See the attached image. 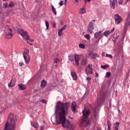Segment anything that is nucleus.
<instances>
[{
	"instance_id": "f257e3e1",
	"label": "nucleus",
	"mask_w": 130,
	"mask_h": 130,
	"mask_svg": "<svg viewBox=\"0 0 130 130\" xmlns=\"http://www.w3.org/2000/svg\"><path fill=\"white\" fill-rule=\"evenodd\" d=\"M69 108L70 106L68 103H62L60 101L57 102L55 111V118L56 124H61L63 127L73 130V124L66 117L69 113Z\"/></svg>"
},
{
	"instance_id": "f03ea898",
	"label": "nucleus",
	"mask_w": 130,
	"mask_h": 130,
	"mask_svg": "<svg viewBox=\"0 0 130 130\" xmlns=\"http://www.w3.org/2000/svg\"><path fill=\"white\" fill-rule=\"evenodd\" d=\"M16 129V118L13 114L10 113L5 124L4 130H15Z\"/></svg>"
},
{
	"instance_id": "7ed1b4c3",
	"label": "nucleus",
	"mask_w": 130,
	"mask_h": 130,
	"mask_svg": "<svg viewBox=\"0 0 130 130\" xmlns=\"http://www.w3.org/2000/svg\"><path fill=\"white\" fill-rule=\"evenodd\" d=\"M83 117L81 120V122L80 123L81 126L82 127H86V126H88L89 124H90V121L88 119V116L90 114V112L88 110H84L82 111Z\"/></svg>"
},
{
	"instance_id": "20e7f679",
	"label": "nucleus",
	"mask_w": 130,
	"mask_h": 130,
	"mask_svg": "<svg viewBox=\"0 0 130 130\" xmlns=\"http://www.w3.org/2000/svg\"><path fill=\"white\" fill-rule=\"evenodd\" d=\"M18 34H19L22 37L23 39L25 40L26 42L29 44V45H33V42H34V41L33 40L30 39L29 36L26 31H24L22 29H18Z\"/></svg>"
},
{
	"instance_id": "39448f33",
	"label": "nucleus",
	"mask_w": 130,
	"mask_h": 130,
	"mask_svg": "<svg viewBox=\"0 0 130 130\" xmlns=\"http://www.w3.org/2000/svg\"><path fill=\"white\" fill-rule=\"evenodd\" d=\"M69 60L73 63V64H76L77 67L79 66V62H80V56L77 54L74 55H70L68 56Z\"/></svg>"
},
{
	"instance_id": "423d86ee",
	"label": "nucleus",
	"mask_w": 130,
	"mask_h": 130,
	"mask_svg": "<svg viewBox=\"0 0 130 130\" xmlns=\"http://www.w3.org/2000/svg\"><path fill=\"white\" fill-rule=\"evenodd\" d=\"M4 32L5 34V38H7V39H10V38L13 37V34H12V29L8 28V26L5 27Z\"/></svg>"
},
{
	"instance_id": "0eeeda50",
	"label": "nucleus",
	"mask_w": 130,
	"mask_h": 130,
	"mask_svg": "<svg viewBox=\"0 0 130 130\" xmlns=\"http://www.w3.org/2000/svg\"><path fill=\"white\" fill-rule=\"evenodd\" d=\"M102 33V31H97L94 33V37L95 39H98V40L95 42V44H98L99 41L103 37V35L101 34Z\"/></svg>"
},
{
	"instance_id": "6e6552de",
	"label": "nucleus",
	"mask_w": 130,
	"mask_h": 130,
	"mask_svg": "<svg viewBox=\"0 0 130 130\" xmlns=\"http://www.w3.org/2000/svg\"><path fill=\"white\" fill-rule=\"evenodd\" d=\"M28 54L29 50H26L22 53L24 59L25 61V63H29L30 61V56L28 55Z\"/></svg>"
},
{
	"instance_id": "1a4fd4ad",
	"label": "nucleus",
	"mask_w": 130,
	"mask_h": 130,
	"mask_svg": "<svg viewBox=\"0 0 130 130\" xmlns=\"http://www.w3.org/2000/svg\"><path fill=\"white\" fill-rule=\"evenodd\" d=\"M114 19L115 20V23L116 25L120 24L121 22L122 21V18H121V17L118 14H115L114 17Z\"/></svg>"
},
{
	"instance_id": "9d476101",
	"label": "nucleus",
	"mask_w": 130,
	"mask_h": 130,
	"mask_svg": "<svg viewBox=\"0 0 130 130\" xmlns=\"http://www.w3.org/2000/svg\"><path fill=\"white\" fill-rule=\"evenodd\" d=\"M93 30H94V23L90 22L87 27V31L89 34H92L93 33Z\"/></svg>"
},
{
	"instance_id": "9b49d317",
	"label": "nucleus",
	"mask_w": 130,
	"mask_h": 130,
	"mask_svg": "<svg viewBox=\"0 0 130 130\" xmlns=\"http://www.w3.org/2000/svg\"><path fill=\"white\" fill-rule=\"evenodd\" d=\"M110 6L113 10L115 9V5L117 4V0H109Z\"/></svg>"
},
{
	"instance_id": "f8f14e48",
	"label": "nucleus",
	"mask_w": 130,
	"mask_h": 130,
	"mask_svg": "<svg viewBox=\"0 0 130 130\" xmlns=\"http://www.w3.org/2000/svg\"><path fill=\"white\" fill-rule=\"evenodd\" d=\"M15 84L16 81H15V78H14V77H12L10 81V83L8 84V87L9 88H13V87L15 86Z\"/></svg>"
},
{
	"instance_id": "ddd939ff",
	"label": "nucleus",
	"mask_w": 130,
	"mask_h": 130,
	"mask_svg": "<svg viewBox=\"0 0 130 130\" xmlns=\"http://www.w3.org/2000/svg\"><path fill=\"white\" fill-rule=\"evenodd\" d=\"M89 55L91 57V58H92V59H95L96 57H99V55H98V54L97 53H94L92 52H89Z\"/></svg>"
},
{
	"instance_id": "4468645a",
	"label": "nucleus",
	"mask_w": 130,
	"mask_h": 130,
	"mask_svg": "<svg viewBox=\"0 0 130 130\" xmlns=\"http://www.w3.org/2000/svg\"><path fill=\"white\" fill-rule=\"evenodd\" d=\"M80 61L82 66H85V64H87V58L83 56L81 59Z\"/></svg>"
},
{
	"instance_id": "2eb2a0df",
	"label": "nucleus",
	"mask_w": 130,
	"mask_h": 130,
	"mask_svg": "<svg viewBox=\"0 0 130 130\" xmlns=\"http://www.w3.org/2000/svg\"><path fill=\"white\" fill-rule=\"evenodd\" d=\"M76 108H77V104L75 102L72 103L71 109L74 113L76 111Z\"/></svg>"
},
{
	"instance_id": "dca6fc26",
	"label": "nucleus",
	"mask_w": 130,
	"mask_h": 130,
	"mask_svg": "<svg viewBox=\"0 0 130 130\" xmlns=\"http://www.w3.org/2000/svg\"><path fill=\"white\" fill-rule=\"evenodd\" d=\"M71 74L74 81H77V80H78V76L77 75V73H76V72H72L71 73Z\"/></svg>"
},
{
	"instance_id": "f3484780",
	"label": "nucleus",
	"mask_w": 130,
	"mask_h": 130,
	"mask_svg": "<svg viewBox=\"0 0 130 130\" xmlns=\"http://www.w3.org/2000/svg\"><path fill=\"white\" fill-rule=\"evenodd\" d=\"M85 72L86 73V75H91V74H93V69H92V68H86Z\"/></svg>"
},
{
	"instance_id": "a211bd4d",
	"label": "nucleus",
	"mask_w": 130,
	"mask_h": 130,
	"mask_svg": "<svg viewBox=\"0 0 130 130\" xmlns=\"http://www.w3.org/2000/svg\"><path fill=\"white\" fill-rule=\"evenodd\" d=\"M79 14L81 15H84V14H86V8L82 7L79 9Z\"/></svg>"
},
{
	"instance_id": "6ab92c4d",
	"label": "nucleus",
	"mask_w": 130,
	"mask_h": 130,
	"mask_svg": "<svg viewBox=\"0 0 130 130\" xmlns=\"http://www.w3.org/2000/svg\"><path fill=\"white\" fill-rule=\"evenodd\" d=\"M46 85H47V82L45 80H43L41 82V88H44Z\"/></svg>"
},
{
	"instance_id": "aec40b11",
	"label": "nucleus",
	"mask_w": 130,
	"mask_h": 130,
	"mask_svg": "<svg viewBox=\"0 0 130 130\" xmlns=\"http://www.w3.org/2000/svg\"><path fill=\"white\" fill-rule=\"evenodd\" d=\"M18 89L23 90L26 89V87L23 84H18Z\"/></svg>"
},
{
	"instance_id": "412c9836",
	"label": "nucleus",
	"mask_w": 130,
	"mask_h": 130,
	"mask_svg": "<svg viewBox=\"0 0 130 130\" xmlns=\"http://www.w3.org/2000/svg\"><path fill=\"white\" fill-rule=\"evenodd\" d=\"M31 125L35 128H38V123L36 122H31Z\"/></svg>"
},
{
	"instance_id": "4be33fe9",
	"label": "nucleus",
	"mask_w": 130,
	"mask_h": 130,
	"mask_svg": "<svg viewBox=\"0 0 130 130\" xmlns=\"http://www.w3.org/2000/svg\"><path fill=\"white\" fill-rule=\"evenodd\" d=\"M118 126H119V122H116V123L114 124V130H118Z\"/></svg>"
},
{
	"instance_id": "5701e85b",
	"label": "nucleus",
	"mask_w": 130,
	"mask_h": 130,
	"mask_svg": "<svg viewBox=\"0 0 130 130\" xmlns=\"http://www.w3.org/2000/svg\"><path fill=\"white\" fill-rule=\"evenodd\" d=\"M101 68L102 69H103V70H106V69H108V68H109V64H106L104 66L101 65Z\"/></svg>"
},
{
	"instance_id": "b1692460",
	"label": "nucleus",
	"mask_w": 130,
	"mask_h": 130,
	"mask_svg": "<svg viewBox=\"0 0 130 130\" xmlns=\"http://www.w3.org/2000/svg\"><path fill=\"white\" fill-rule=\"evenodd\" d=\"M110 34V30H106L104 32V36H105L106 37H107V36H108V35H109Z\"/></svg>"
},
{
	"instance_id": "393cba45",
	"label": "nucleus",
	"mask_w": 130,
	"mask_h": 130,
	"mask_svg": "<svg viewBox=\"0 0 130 130\" xmlns=\"http://www.w3.org/2000/svg\"><path fill=\"white\" fill-rule=\"evenodd\" d=\"M107 124L108 125V130H110V126L111 125V123H110V121L109 120H108L107 121Z\"/></svg>"
},
{
	"instance_id": "a878e982",
	"label": "nucleus",
	"mask_w": 130,
	"mask_h": 130,
	"mask_svg": "<svg viewBox=\"0 0 130 130\" xmlns=\"http://www.w3.org/2000/svg\"><path fill=\"white\" fill-rule=\"evenodd\" d=\"M52 8V12L54 15H56V11H55V9L54 8V7H53V5H51Z\"/></svg>"
},
{
	"instance_id": "bb28decb",
	"label": "nucleus",
	"mask_w": 130,
	"mask_h": 130,
	"mask_svg": "<svg viewBox=\"0 0 130 130\" xmlns=\"http://www.w3.org/2000/svg\"><path fill=\"white\" fill-rule=\"evenodd\" d=\"M45 23L46 24V29L47 30H48V27H49V23L48 21H47V20H45Z\"/></svg>"
},
{
	"instance_id": "cd10ccee",
	"label": "nucleus",
	"mask_w": 130,
	"mask_h": 130,
	"mask_svg": "<svg viewBox=\"0 0 130 130\" xmlns=\"http://www.w3.org/2000/svg\"><path fill=\"white\" fill-rule=\"evenodd\" d=\"M93 115H94V119L96 118V117H97V112H96V109H94Z\"/></svg>"
},
{
	"instance_id": "c85d7f7f",
	"label": "nucleus",
	"mask_w": 130,
	"mask_h": 130,
	"mask_svg": "<svg viewBox=\"0 0 130 130\" xmlns=\"http://www.w3.org/2000/svg\"><path fill=\"white\" fill-rule=\"evenodd\" d=\"M84 37L85 38H86V39H87V40H90V36L89 35V34H86L84 35Z\"/></svg>"
},
{
	"instance_id": "c756f323",
	"label": "nucleus",
	"mask_w": 130,
	"mask_h": 130,
	"mask_svg": "<svg viewBox=\"0 0 130 130\" xmlns=\"http://www.w3.org/2000/svg\"><path fill=\"white\" fill-rule=\"evenodd\" d=\"M58 35L59 36H61L62 35V30H61V29H59V31L58 32Z\"/></svg>"
},
{
	"instance_id": "7c9ffc66",
	"label": "nucleus",
	"mask_w": 130,
	"mask_h": 130,
	"mask_svg": "<svg viewBox=\"0 0 130 130\" xmlns=\"http://www.w3.org/2000/svg\"><path fill=\"white\" fill-rule=\"evenodd\" d=\"M79 46L80 48H82V49H84L85 48V45L84 44H80Z\"/></svg>"
},
{
	"instance_id": "2f4dec72",
	"label": "nucleus",
	"mask_w": 130,
	"mask_h": 130,
	"mask_svg": "<svg viewBox=\"0 0 130 130\" xmlns=\"http://www.w3.org/2000/svg\"><path fill=\"white\" fill-rule=\"evenodd\" d=\"M111 74L110 73V72H108L106 73V78H108L109 77H110Z\"/></svg>"
},
{
	"instance_id": "473e14b6",
	"label": "nucleus",
	"mask_w": 130,
	"mask_h": 130,
	"mask_svg": "<svg viewBox=\"0 0 130 130\" xmlns=\"http://www.w3.org/2000/svg\"><path fill=\"white\" fill-rule=\"evenodd\" d=\"M3 8L4 9H7V8H9V6H8V4L7 3H4L3 4Z\"/></svg>"
},
{
	"instance_id": "72a5a7b5",
	"label": "nucleus",
	"mask_w": 130,
	"mask_h": 130,
	"mask_svg": "<svg viewBox=\"0 0 130 130\" xmlns=\"http://www.w3.org/2000/svg\"><path fill=\"white\" fill-rule=\"evenodd\" d=\"M106 57H109L110 58H112V55L109 54H106Z\"/></svg>"
},
{
	"instance_id": "f704fd0d",
	"label": "nucleus",
	"mask_w": 130,
	"mask_h": 130,
	"mask_svg": "<svg viewBox=\"0 0 130 130\" xmlns=\"http://www.w3.org/2000/svg\"><path fill=\"white\" fill-rule=\"evenodd\" d=\"M67 28V25H64L61 29V31H63V30H66V28Z\"/></svg>"
},
{
	"instance_id": "c9c22d12",
	"label": "nucleus",
	"mask_w": 130,
	"mask_h": 130,
	"mask_svg": "<svg viewBox=\"0 0 130 130\" xmlns=\"http://www.w3.org/2000/svg\"><path fill=\"white\" fill-rule=\"evenodd\" d=\"M41 102H42V103H44L45 104H46L47 103V101H46V100H41Z\"/></svg>"
},
{
	"instance_id": "e433bc0d",
	"label": "nucleus",
	"mask_w": 130,
	"mask_h": 130,
	"mask_svg": "<svg viewBox=\"0 0 130 130\" xmlns=\"http://www.w3.org/2000/svg\"><path fill=\"white\" fill-rule=\"evenodd\" d=\"M63 1H61L59 3V6H60V7H61V6H63Z\"/></svg>"
},
{
	"instance_id": "4c0bfd02",
	"label": "nucleus",
	"mask_w": 130,
	"mask_h": 130,
	"mask_svg": "<svg viewBox=\"0 0 130 130\" xmlns=\"http://www.w3.org/2000/svg\"><path fill=\"white\" fill-rule=\"evenodd\" d=\"M14 6V3L11 2L9 5V8H12Z\"/></svg>"
},
{
	"instance_id": "58836bf2",
	"label": "nucleus",
	"mask_w": 130,
	"mask_h": 130,
	"mask_svg": "<svg viewBox=\"0 0 130 130\" xmlns=\"http://www.w3.org/2000/svg\"><path fill=\"white\" fill-rule=\"evenodd\" d=\"M55 63H57L58 62V58H56L54 59Z\"/></svg>"
},
{
	"instance_id": "ea45409f",
	"label": "nucleus",
	"mask_w": 130,
	"mask_h": 130,
	"mask_svg": "<svg viewBox=\"0 0 130 130\" xmlns=\"http://www.w3.org/2000/svg\"><path fill=\"white\" fill-rule=\"evenodd\" d=\"M123 2V0H120L118 1L119 5H122V3Z\"/></svg>"
},
{
	"instance_id": "a19ab883",
	"label": "nucleus",
	"mask_w": 130,
	"mask_h": 130,
	"mask_svg": "<svg viewBox=\"0 0 130 130\" xmlns=\"http://www.w3.org/2000/svg\"><path fill=\"white\" fill-rule=\"evenodd\" d=\"M92 69V65H91V64H89L88 65L87 67L86 68V69Z\"/></svg>"
},
{
	"instance_id": "79ce46f5",
	"label": "nucleus",
	"mask_w": 130,
	"mask_h": 130,
	"mask_svg": "<svg viewBox=\"0 0 130 130\" xmlns=\"http://www.w3.org/2000/svg\"><path fill=\"white\" fill-rule=\"evenodd\" d=\"M74 4H78L79 3V0H73Z\"/></svg>"
},
{
	"instance_id": "37998d69",
	"label": "nucleus",
	"mask_w": 130,
	"mask_h": 130,
	"mask_svg": "<svg viewBox=\"0 0 130 130\" xmlns=\"http://www.w3.org/2000/svg\"><path fill=\"white\" fill-rule=\"evenodd\" d=\"M24 65H25V64H24V62H19V66L20 67H22V66H24Z\"/></svg>"
},
{
	"instance_id": "c03bdc74",
	"label": "nucleus",
	"mask_w": 130,
	"mask_h": 130,
	"mask_svg": "<svg viewBox=\"0 0 130 130\" xmlns=\"http://www.w3.org/2000/svg\"><path fill=\"white\" fill-rule=\"evenodd\" d=\"M118 37L119 36H117L116 37H115L114 36H113V38H114V39H118Z\"/></svg>"
},
{
	"instance_id": "a18cd8bd",
	"label": "nucleus",
	"mask_w": 130,
	"mask_h": 130,
	"mask_svg": "<svg viewBox=\"0 0 130 130\" xmlns=\"http://www.w3.org/2000/svg\"><path fill=\"white\" fill-rule=\"evenodd\" d=\"M102 56H105V52H103L102 53Z\"/></svg>"
},
{
	"instance_id": "49530a36",
	"label": "nucleus",
	"mask_w": 130,
	"mask_h": 130,
	"mask_svg": "<svg viewBox=\"0 0 130 130\" xmlns=\"http://www.w3.org/2000/svg\"><path fill=\"white\" fill-rule=\"evenodd\" d=\"M86 80H87V81H91V78H90V77H87V78H86Z\"/></svg>"
},
{
	"instance_id": "de8ad7c7",
	"label": "nucleus",
	"mask_w": 130,
	"mask_h": 130,
	"mask_svg": "<svg viewBox=\"0 0 130 130\" xmlns=\"http://www.w3.org/2000/svg\"><path fill=\"white\" fill-rule=\"evenodd\" d=\"M40 130H44L43 126H40Z\"/></svg>"
},
{
	"instance_id": "09e8293b",
	"label": "nucleus",
	"mask_w": 130,
	"mask_h": 130,
	"mask_svg": "<svg viewBox=\"0 0 130 130\" xmlns=\"http://www.w3.org/2000/svg\"><path fill=\"white\" fill-rule=\"evenodd\" d=\"M96 129L97 130H102V129H101V128L99 127H96Z\"/></svg>"
},
{
	"instance_id": "8fccbe9b",
	"label": "nucleus",
	"mask_w": 130,
	"mask_h": 130,
	"mask_svg": "<svg viewBox=\"0 0 130 130\" xmlns=\"http://www.w3.org/2000/svg\"><path fill=\"white\" fill-rule=\"evenodd\" d=\"M114 31V28H113L112 29H111L110 33H112Z\"/></svg>"
},
{
	"instance_id": "3c124183",
	"label": "nucleus",
	"mask_w": 130,
	"mask_h": 130,
	"mask_svg": "<svg viewBox=\"0 0 130 130\" xmlns=\"http://www.w3.org/2000/svg\"><path fill=\"white\" fill-rule=\"evenodd\" d=\"M95 76H96V77L98 78V77L99 76L98 73H97V72L95 73Z\"/></svg>"
},
{
	"instance_id": "603ef678",
	"label": "nucleus",
	"mask_w": 130,
	"mask_h": 130,
	"mask_svg": "<svg viewBox=\"0 0 130 130\" xmlns=\"http://www.w3.org/2000/svg\"><path fill=\"white\" fill-rule=\"evenodd\" d=\"M129 2V1L126 0L125 2V5H126L127 4V2Z\"/></svg>"
},
{
	"instance_id": "864d4df0",
	"label": "nucleus",
	"mask_w": 130,
	"mask_h": 130,
	"mask_svg": "<svg viewBox=\"0 0 130 130\" xmlns=\"http://www.w3.org/2000/svg\"><path fill=\"white\" fill-rule=\"evenodd\" d=\"M91 0H84V2H90Z\"/></svg>"
},
{
	"instance_id": "5fc2aeb1",
	"label": "nucleus",
	"mask_w": 130,
	"mask_h": 130,
	"mask_svg": "<svg viewBox=\"0 0 130 130\" xmlns=\"http://www.w3.org/2000/svg\"><path fill=\"white\" fill-rule=\"evenodd\" d=\"M92 22H95V20H92Z\"/></svg>"
},
{
	"instance_id": "6e6d98bb",
	"label": "nucleus",
	"mask_w": 130,
	"mask_h": 130,
	"mask_svg": "<svg viewBox=\"0 0 130 130\" xmlns=\"http://www.w3.org/2000/svg\"><path fill=\"white\" fill-rule=\"evenodd\" d=\"M4 1V2H6V1H7V0H3Z\"/></svg>"
},
{
	"instance_id": "4d7b16f0",
	"label": "nucleus",
	"mask_w": 130,
	"mask_h": 130,
	"mask_svg": "<svg viewBox=\"0 0 130 130\" xmlns=\"http://www.w3.org/2000/svg\"><path fill=\"white\" fill-rule=\"evenodd\" d=\"M54 27L55 28V25H54Z\"/></svg>"
},
{
	"instance_id": "13d9d810",
	"label": "nucleus",
	"mask_w": 130,
	"mask_h": 130,
	"mask_svg": "<svg viewBox=\"0 0 130 130\" xmlns=\"http://www.w3.org/2000/svg\"><path fill=\"white\" fill-rule=\"evenodd\" d=\"M127 1H128L129 2H130V0H127Z\"/></svg>"
},
{
	"instance_id": "bf43d9fd",
	"label": "nucleus",
	"mask_w": 130,
	"mask_h": 130,
	"mask_svg": "<svg viewBox=\"0 0 130 130\" xmlns=\"http://www.w3.org/2000/svg\"><path fill=\"white\" fill-rule=\"evenodd\" d=\"M65 4H67V2H65Z\"/></svg>"
},
{
	"instance_id": "052dcab7",
	"label": "nucleus",
	"mask_w": 130,
	"mask_h": 130,
	"mask_svg": "<svg viewBox=\"0 0 130 130\" xmlns=\"http://www.w3.org/2000/svg\"><path fill=\"white\" fill-rule=\"evenodd\" d=\"M71 119H73V118H71Z\"/></svg>"
},
{
	"instance_id": "680f3d73",
	"label": "nucleus",
	"mask_w": 130,
	"mask_h": 130,
	"mask_svg": "<svg viewBox=\"0 0 130 130\" xmlns=\"http://www.w3.org/2000/svg\"><path fill=\"white\" fill-rule=\"evenodd\" d=\"M66 1V2H67V0H65Z\"/></svg>"
}]
</instances>
